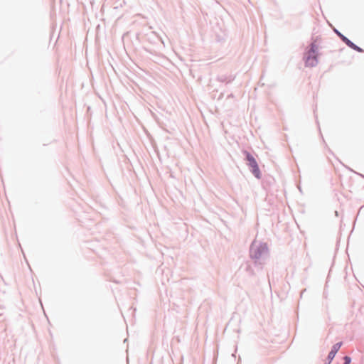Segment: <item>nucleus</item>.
<instances>
[{"instance_id": "5", "label": "nucleus", "mask_w": 364, "mask_h": 364, "mask_svg": "<svg viewBox=\"0 0 364 364\" xmlns=\"http://www.w3.org/2000/svg\"><path fill=\"white\" fill-rule=\"evenodd\" d=\"M350 48H353V50L358 51V52H362L363 51V50L360 48H359L358 46H357L354 43H353V46H351Z\"/></svg>"}, {"instance_id": "4", "label": "nucleus", "mask_w": 364, "mask_h": 364, "mask_svg": "<svg viewBox=\"0 0 364 364\" xmlns=\"http://www.w3.org/2000/svg\"><path fill=\"white\" fill-rule=\"evenodd\" d=\"M338 35L341 36V39L343 40V42L346 43V45H348L349 47H351L353 46V43L351 42L349 39H348L346 37H345L344 36L341 35V33H338Z\"/></svg>"}, {"instance_id": "1", "label": "nucleus", "mask_w": 364, "mask_h": 364, "mask_svg": "<svg viewBox=\"0 0 364 364\" xmlns=\"http://www.w3.org/2000/svg\"><path fill=\"white\" fill-rule=\"evenodd\" d=\"M316 50L317 47L314 43L311 45V48L308 51L307 56L306 58V65L310 67L315 66L317 64L316 59Z\"/></svg>"}, {"instance_id": "2", "label": "nucleus", "mask_w": 364, "mask_h": 364, "mask_svg": "<svg viewBox=\"0 0 364 364\" xmlns=\"http://www.w3.org/2000/svg\"><path fill=\"white\" fill-rule=\"evenodd\" d=\"M246 156H247V160L248 161V164L252 169V173L257 178H259V167H258L256 160L249 153H247Z\"/></svg>"}, {"instance_id": "3", "label": "nucleus", "mask_w": 364, "mask_h": 364, "mask_svg": "<svg viewBox=\"0 0 364 364\" xmlns=\"http://www.w3.org/2000/svg\"><path fill=\"white\" fill-rule=\"evenodd\" d=\"M341 345H342V343L340 342V343H336L333 346L331 352L328 353V358L330 362L334 358L336 354L337 353V352L339 350L340 348L341 347Z\"/></svg>"}, {"instance_id": "6", "label": "nucleus", "mask_w": 364, "mask_h": 364, "mask_svg": "<svg viewBox=\"0 0 364 364\" xmlns=\"http://www.w3.org/2000/svg\"><path fill=\"white\" fill-rule=\"evenodd\" d=\"M344 360H345L344 364H350L351 359H350V357H348V356H345V357H344Z\"/></svg>"}]
</instances>
